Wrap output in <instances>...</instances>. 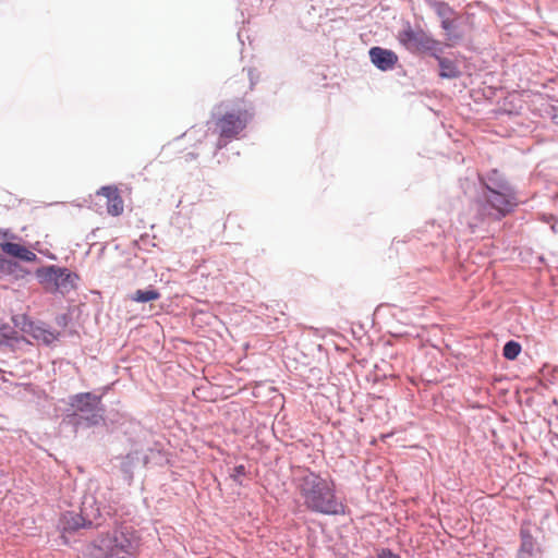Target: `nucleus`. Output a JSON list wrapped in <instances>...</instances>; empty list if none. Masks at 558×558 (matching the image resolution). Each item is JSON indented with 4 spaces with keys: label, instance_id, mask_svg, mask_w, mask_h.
Returning <instances> with one entry per match:
<instances>
[{
    "label": "nucleus",
    "instance_id": "obj_1",
    "mask_svg": "<svg viewBox=\"0 0 558 558\" xmlns=\"http://www.w3.org/2000/svg\"><path fill=\"white\" fill-rule=\"evenodd\" d=\"M293 484L306 510L326 515L344 513V505L336 496L333 482L298 466L293 471Z\"/></svg>",
    "mask_w": 558,
    "mask_h": 558
},
{
    "label": "nucleus",
    "instance_id": "obj_2",
    "mask_svg": "<svg viewBox=\"0 0 558 558\" xmlns=\"http://www.w3.org/2000/svg\"><path fill=\"white\" fill-rule=\"evenodd\" d=\"M518 206L515 192L506 181L489 180L485 184L483 196L470 209L468 225L471 232L486 219L501 220Z\"/></svg>",
    "mask_w": 558,
    "mask_h": 558
},
{
    "label": "nucleus",
    "instance_id": "obj_3",
    "mask_svg": "<svg viewBox=\"0 0 558 558\" xmlns=\"http://www.w3.org/2000/svg\"><path fill=\"white\" fill-rule=\"evenodd\" d=\"M141 539L129 526H119L101 534L95 541V547L106 558H137Z\"/></svg>",
    "mask_w": 558,
    "mask_h": 558
},
{
    "label": "nucleus",
    "instance_id": "obj_4",
    "mask_svg": "<svg viewBox=\"0 0 558 558\" xmlns=\"http://www.w3.org/2000/svg\"><path fill=\"white\" fill-rule=\"evenodd\" d=\"M250 119L251 114L247 110L227 112L221 116L216 122L219 134L217 147H226L231 141L238 138L239 134L246 128Z\"/></svg>",
    "mask_w": 558,
    "mask_h": 558
},
{
    "label": "nucleus",
    "instance_id": "obj_5",
    "mask_svg": "<svg viewBox=\"0 0 558 558\" xmlns=\"http://www.w3.org/2000/svg\"><path fill=\"white\" fill-rule=\"evenodd\" d=\"M399 43L408 50L414 52L439 51V41L434 39L421 27L413 28L410 23L398 33Z\"/></svg>",
    "mask_w": 558,
    "mask_h": 558
},
{
    "label": "nucleus",
    "instance_id": "obj_6",
    "mask_svg": "<svg viewBox=\"0 0 558 558\" xmlns=\"http://www.w3.org/2000/svg\"><path fill=\"white\" fill-rule=\"evenodd\" d=\"M38 276L46 284V289L50 291L66 293L75 286V276L65 268L51 266L40 271Z\"/></svg>",
    "mask_w": 558,
    "mask_h": 558
},
{
    "label": "nucleus",
    "instance_id": "obj_7",
    "mask_svg": "<svg viewBox=\"0 0 558 558\" xmlns=\"http://www.w3.org/2000/svg\"><path fill=\"white\" fill-rule=\"evenodd\" d=\"M13 323L16 327H20L23 332L29 335L36 341L47 345L54 342L59 337V332L47 329L41 325H36L34 322L28 320L24 315L14 317Z\"/></svg>",
    "mask_w": 558,
    "mask_h": 558
},
{
    "label": "nucleus",
    "instance_id": "obj_8",
    "mask_svg": "<svg viewBox=\"0 0 558 558\" xmlns=\"http://www.w3.org/2000/svg\"><path fill=\"white\" fill-rule=\"evenodd\" d=\"M97 195H102L107 198V213L111 216H120L124 210V202L116 186H102Z\"/></svg>",
    "mask_w": 558,
    "mask_h": 558
},
{
    "label": "nucleus",
    "instance_id": "obj_9",
    "mask_svg": "<svg viewBox=\"0 0 558 558\" xmlns=\"http://www.w3.org/2000/svg\"><path fill=\"white\" fill-rule=\"evenodd\" d=\"M369 58L373 64L381 71L393 69L398 62V56L393 51L380 47L371 48Z\"/></svg>",
    "mask_w": 558,
    "mask_h": 558
},
{
    "label": "nucleus",
    "instance_id": "obj_10",
    "mask_svg": "<svg viewBox=\"0 0 558 558\" xmlns=\"http://www.w3.org/2000/svg\"><path fill=\"white\" fill-rule=\"evenodd\" d=\"M0 248L3 253L24 262H34L37 258L34 252L19 243L3 242L0 243Z\"/></svg>",
    "mask_w": 558,
    "mask_h": 558
},
{
    "label": "nucleus",
    "instance_id": "obj_11",
    "mask_svg": "<svg viewBox=\"0 0 558 558\" xmlns=\"http://www.w3.org/2000/svg\"><path fill=\"white\" fill-rule=\"evenodd\" d=\"M539 554L541 550L531 534L525 530H521V547L518 558H538Z\"/></svg>",
    "mask_w": 558,
    "mask_h": 558
},
{
    "label": "nucleus",
    "instance_id": "obj_12",
    "mask_svg": "<svg viewBox=\"0 0 558 558\" xmlns=\"http://www.w3.org/2000/svg\"><path fill=\"white\" fill-rule=\"evenodd\" d=\"M63 530L76 531L82 527H90L92 521L85 520V518L75 512H66L62 517Z\"/></svg>",
    "mask_w": 558,
    "mask_h": 558
},
{
    "label": "nucleus",
    "instance_id": "obj_13",
    "mask_svg": "<svg viewBox=\"0 0 558 558\" xmlns=\"http://www.w3.org/2000/svg\"><path fill=\"white\" fill-rule=\"evenodd\" d=\"M99 402L100 399L98 397L86 392L75 396L72 405L80 412H92Z\"/></svg>",
    "mask_w": 558,
    "mask_h": 558
},
{
    "label": "nucleus",
    "instance_id": "obj_14",
    "mask_svg": "<svg viewBox=\"0 0 558 558\" xmlns=\"http://www.w3.org/2000/svg\"><path fill=\"white\" fill-rule=\"evenodd\" d=\"M432 56L438 61L440 73L439 75L444 78H456L460 75V71L456 63L447 58L440 57L437 51H433Z\"/></svg>",
    "mask_w": 558,
    "mask_h": 558
},
{
    "label": "nucleus",
    "instance_id": "obj_15",
    "mask_svg": "<svg viewBox=\"0 0 558 558\" xmlns=\"http://www.w3.org/2000/svg\"><path fill=\"white\" fill-rule=\"evenodd\" d=\"M160 298V293L155 289L149 290H136L132 295L131 300L138 303H145L156 301Z\"/></svg>",
    "mask_w": 558,
    "mask_h": 558
},
{
    "label": "nucleus",
    "instance_id": "obj_16",
    "mask_svg": "<svg viewBox=\"0 0 558 558\" xmlns=\"http://www.w3.org/2000/svg\"><path fill=\"white\" fill-rule=\"evenodd\" d=\"M521 352V345L520 343L515 341H509L504 347V356L507 360H514L518 357V355Z\"/></svg>",
    "mask_w": 558,
    "mask_h": 558
},
{
    "label": "nucleus",
    "instance_id": "obj_17",
    "mask_svg": "<svg viewBox=\"0 0 558 558\" xmlns=\"http://www.w3.org/2000/svg\"><path fill=\"white\" fill-rule=\"evenodd\" d=\"M435 11L441 21L449 20L453 15V10L445 2H437L435 4Z\"/></svg>",
    "mask_w": 558,
    "mask_h": 558
},
{
    "label": "nucleus",
    "instance_id": "obj_18",
    "mask_svg": "<svg viewBox=\"0 0 558 558\" xmlns=\"http://www.w3.org/2000/svg\"><path fill=\"white\" fill-rule=\"evenodd\" d=\"M441 27L446 31L447 33V39L448 40H452L453 38H457L459 39L460 37L459 36H452L451 35V31L453 29L454 27V20L451 17L449 20H444L441 21Z\"/></svg>",
    "mask_w": 558,
    "mask_h": 558
},
{
    "label": "nucleus",
    "instance_id": "obj_19",
    "mask_svg": "<svg viewBox=\"0 0 558 558\" xmlns=\"http://www.w3.org/2000/svg\"><path fill=\"white\" fill-rule=\"evenodd\" d=\"M15 331L12 327L5 324H0V337L5 339H12L14 338Z\"/></svg>",
    "mask_w": 558,
    "mask_h": 558
},
{
    "label": "nucleus",
    "instance_id": "obj_20",
    "mask_svg": "<svg viewBox=\"0 0 558 558\" xmlns=\"http://www.w3.org/2000/svg\"><path fill=\"white\" fill-rule=\"evenodd\" d=\"M244 475H245L244 465H236L235 468H233L232 473H231V477L233 478V481L240 483L241 482L240 478Z\"/></svg>",
    "mask_w": 558,
    "mask_h": 558
},
{
    "label": "nucleus",
    "instance_id": "obj_21",
    "mask_svg": "<svg viewBox=\"0 0 558 558\" xmlns=\"http://www.w3.org/2000/svg\"><path fill=\"white\" fill-rule=\"evenodd\" d=\"M12 267H13V264L0 255V272L9 274L12 271Z\"/></svg>",
    "mask_w": 558,
    "mask_h": 558
},
{
    "label": "nucleus",
    "instance_id": "obj_22",
    "mask_svg": "<svg viewBox=\"0 0 558 558\" xmlns=\"http://www.w3.org/2000/svg\"><path fill=\"white\" fill-rule=\"evenodd\" d=\"M375 558H400L398 555L391 553L388 549H383L380 553L377 554Z\"/></svg>",
    "mask_w": 558,
    "mask_h": 558
},
{
    "label": "nucleus",
    "instance_id": "obj_23",
    "mask_svg": "<svg viewBox=\"0 0 558 558\" xmlns=\"http://www.w3.org/2000/svg\"><path fill=\"white\" fill-rule=\"evenodd\" d=\"M93 418H94L93 424H96L101 418V416L98 414H93Z\"/></svg>",
    "mask_w": 558,
    "mask_h": 558
}]
</instances>
